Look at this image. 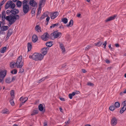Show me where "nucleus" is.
Returning a JSON list of instances; mask_svg holds the SVG:
<instances>
[{
	"mask_svg": "<svg viewBox=\"0 0 126 126\" xmlns=\"http://www.w3.org/2000/svg\"><path fill=\"white\" fill-rule=\"evenodd\" d=\"M47 77H43L42 78V79H40L39 80H38V83H40L42 81L44 80L45 79H46V78Z\"/></svg>",
	"mask_w": 126,
	"mask_h": 126,
	"instance_id": "e433bc0d",
	"label": "nucleus"
},
{
	"mask_svg": "<svg viewBox=\"0 0 126 126\" xmlns=\"http://www.w3.org/2000/svg\"><path fill=\"white\" fill-rule=\"evenodd\" d=\"M38 40V38L36 35L34 34L33 35L32 38V40L33 42L35 43V42Z\"/></svg>",
	"mask_w": 126,
	"mask_h": 126,
	"instance_id": "dca6fc26",
	"label": "nucleus"
},
{
	"mask_svg": "<svg viewBox=\"0 0 126 126\" xmlns=\"http://www.w3.org/2000/svg\"><path fill=\"white\" fill-rule=\"evenodd\" d=\"M28 99V98L27 97H25L24 98V100L23 101L25 103Z\"/></svg>",
	"mask_w": 126,
	"mask_h": 126,
	"instance_id": "4d7b16f0",
	"label": "nucleus"
},
{
	"mask_svg": "<svg viewBox=\"0 0 126 126\" xmlns=\"http://www.w3.org/2000/svg\"><path fill=\"white\" fill-rule=\"evenodd\" d=\"M115 109V107L114 106H110L109 108V109L110 110H113Z\"/></svg>",
	"mask_w": 126,
	"mask_h": 126,
	"instance_id": "a18cd8bd",
	"label": "nucleus"
},
{
	"mask_svg": "<svg viewBox=\"0 0 126 126\" xmlns=\"http://www.w3.org/2000/svg\"><path fill=\"white\" fill-rule=\"evenodd\" d=\"M17 68H21L23 65V63H16Z\"/></svg>",
	"mask_w": 126,
	"mask_h": 126,
	"instance_id": "bb28decb",
	"label": "nucleus"
},
{
	"mask_svg": "<svg viewBox=\"0 0 126 126\" xmlns=\"http://www.w3.org/2000/svg\"><path fill=\"white\" fill-rule=\"evenodd\" d=\"M44 126H47V124L46 122H45L44 123Z\"/></svg>",
	"mask_w": 126,
	"mask_h": 126,
	"instance_id": "338daca9",
	"label": "nucleus"
},
{
	"mask_svg": "<svg viewBox=\"0 0 126 126\" xmlns=\"http://www.w3.org/2000/svg\"><path fill=\"white\" fill-rule=\"evenodd\" d=\"M22 56H20L18 58L16 63H23L24 62L22 60Z\"/></svg>",
	"mask_w": 126,
	"mask_h": 126,
	"instance_id": "4468645a",
	"label": "nucleus"
},
{
	"mask_svg": "<svg viewBox=\"0 0 126 126\" xmlns=\"http://www.w3.org/2000/svg\"><path fill=\"white\" fill-rule=\"evenodd\" d=\"M24 71V69L23 68H21L20 69V71L19 73H23Z\"/></svg>",
	"mask_w": 126,
	"mask_h": 126,
	"instance_id": "6e6d98bb",
	"label": "nucleus"
},
{
	"mask_svg": "<svg viewBox=\"0 0 126 126\" xmlns=\"http://www.w3.org/2000/svg\"><path fill=\"white\" fill-rule=\"evenodd\" d=\"M47 77H43L42 78V79H40L39 80H38V83H40L42 81L44 80L45 79H46V78Z\"/></svg>",
	"mask_w": 126,
	"mask_h": 126,
	"instance_id": "c9c22d12",
	"label": "nucleus"
},
{
	"mask_svg": "<svg viewBox=\"0 0 126 126\" xmlns=\"http://www.w3.org/2000/svg\"><path fill=\"white\" fill-rule=\"evenodd\" d=\"M5 82L7 83H10L12 82V80L10 78H8L6 79Z\"/></svg>",
	"mask_w": 126,
	"mask_h": 126,
	"instance_id": "72a5a7b5",
	"label": "nucleus"
},
{
	"mask_svg": "<svg viewBox=\"0 0 126 126\" xmlns=\"http://www.w3.org/2000/svg\"><path fill=\"white\" fill-rule=\"evenodd\" d=\"M30 58L35 61H39L42 60L43 58V56L41 53H35L32 55L30 56Z\"/></svg>",
	"mask_w": 126,
	"mask_h": 126,
	"instance_id": "f03ea898",
	"label": "nucleus"
},
{
	"mask_svg": "<svg viewBox=\"0 0 126 126\" xmlns=\"http://www.w3.org/2000/svg\"><path fill=\"white\" fill-rule=\"evenodd\" d=\"M42 4H40L39 5V8L38 9V11L37 13V18H39V15L40 14L41 10V6Z\"/></svg>",
	"mask_w": 126,
	"mask_h": 126,
	"instance_id": "ddd939ff",
	"label": "nucleus"
},
{
	"mask_svg": "<svg viewBox=\"0 0 126 126\" xmlns=\"http://www.w3.org/2000/svg\"><path fill=\"white\" fill-rule=\"evenodd\" d=\"M36 9L35 8H32V10L31 12L32 14L33 15H35Z\"/></svg>",
	"mask_w": 126,
	"mask_h": 126,
	"instance_id": "c03bdc74",
	"label": "nucleus"
},
{
	"mask_svg": "<svg viewBox=\"0 0 126 126\" xmlns=\"http://www.w3.org/2000/svg\"><path fill=\"white\" fill-rule=\"evenodd\" d=\"M102 44V43L100 42H98L96 44V45L98 47H99L101 46Z\"/></svg>",
	"mask_w": 126,
	"mask_h": 126,
	"instance_id": "8fccbe9b",
	"label": "nucleus"
},
{
	"mask_svg": "<svg viewBox=\"0 0 126 126\" xmlns=\"http://www.w3.org/2000/svg\"><path fill=\"white\" fill-rule=\"evenodd\" d=\"M91 46H86L85 48V50H87L89 49L90 48Z\"/></svg>",
	"mask_w": 126,
	"mask_h": 126,
	"instance_id": "603ef678",
	"label": "nucleus"
},
{
	"mask_svg": "<svg viewBox=\"0 0 126 126\" xmlns=\"http://www.w3.org/2000/svg\"><path fill=\"white\" fill-rule=\"evenodd\" d=\"M38 108L39 110L41 111H43L44 112L45 111V110H44V109L42 104H41L39 105Z\"/></svg>",
	"mask_w": 126,
	"mask_h": 126,
	"instance_id": "aec40b11",
	"label": "nucleus"
},
{
	"mask_svg": "<svg viewBox=\"0 0 126 126\" xmlns=\"http://www.w3.org/2000/svg\"><path fill=\"white\" fill-rule=\"evenodd\" d=\"M115 106L116 108H118L120 106V104L118 102H116L115 103Z\"/></svg>",
	"mask_w": 126,
	"mask_h": 126,
	"instance_id": "f704fd0d",
	"label": "nucleus"
},
{
	"mask_svg": "<svg viewBox=\"0 0 126 126\" xmlns=\"http://www.w3.org/2000/svg\"><path fill=\"white\" fill-rule=\"evenodd\" d=\"M24 100V98H23V97H21L20 99V101H23Z\"/></svg>",
	"mask_w": 126,
	"mask_h": 126,
	"instance_id": "052dcab7",
	"label": "nucleus"
},
{
	"mask_svg": "<svg viewBox=\"0 0 126 126\" xmlns=\"http://www.w3.org/2000/svg\"><path fill=\"white\" fill-rule=\"evenodd\" d=\"M61 35V32H58L57 31H55L51 34L50 37L53 40L56 38L60 37Z\"/></svg>",
	"mask_w": 126,
	"mask_h": 126,
	"instance_id": "7ed1b4c3",
	"label": "nucleus"
},
{
	"mask_svg": "<svg viewBox=\"0 0 126 126\" xmlns=\"http://www.w3.org/2000/svg\"><path fill=\"white\" fill-rule=\"evenodd\" d=\"M48 49V47L44 48L41 49V52L43 56L47 54Z\"/></svg>",
	"mask_w": 126,
	"mask_h": 126,
	"instance_id": "1a4fd4ad",
	"label": "nucleus"
},
{
	"mask_svg": "<svg viewBox=\"0 0 126 126\" xmlns=\"http://www.w3.org/2000/svg\"><path fill=\"white\" fill-rule=\"evenodd\" d=\"M19 12V10L17 9H14L11 10V13L14 15L18 14Z\"/></svg>",
	"mask_w": 126,
	"mask_h": 126,
	"instance_id": "f3484780",
	"label": "nucleus"
},
{
	"mask_svg": "<svg viewBox=\"0 0 126 126\" xmlns=\"http://www.w3.org/2000/svg\"><path fill=\"white\" fill-rule=\"evenodd\" d=\"M122 104L124 105L123 106L126 107V101H124L122 103Z\"/></svg>",
	"mask_w": 126,
	"mask_h": 126,
	"instance_id": "5fc2aeb1",
	"label": "nucleus"
},
{
	"mask_svg": "<svg viewBox=\"0 0 126 126\" xmlns=\"http://www.w3.org/2000/svg\"><path fill=\"white\" fill-rule=\"evenodd\" d=\"M15 7V5L12 1H9L6 3L5 5V8L7 9L10 7L11 8L13 9Z\"/></svg>",
	"mask_w": 126,
	"mask_h": 126,
	"instance_id": "20e7f679",
	"label": "nucleus"
},
{
	"mask_svg": "<svg viewBox=\"0 0 126 126\" xmlns=\"http://www.w3.org/2000/svg\"><path fill=\"white\" fill-rule=\"evenodd\" d=\"M117 123V119L115 117L112 118L111 120V124L113 126L115 125Z\"/></svg>",
	"mask_w": 126,
	"mask_h": 126,
	"instance_id": "9b49d317",
	"label": "nucleus"
},
{
	"mask_svg": "<svg viewBox=\"0 0 126 126\" xmlns=\"http://www.w3.org/2000/svg\"><path fill=\"white\" fill-rule=\"evenodd\" d=\"M82 72L84 73H85L86 72V70L84 69H82Z\"/></svg>",
	"mask_w": 126,
	"mask_h": 126,
	"instance_id": "0e129e2a",
	"label": "nucleus"
},
{
	"mask_svg": "<svg viewBox=\"0 0 126 126\" xmlns=\"http://www.w3.org/2000/svg\"><path fill=\"white\" fill-rule=\"evenodd\" d=\"M62 21L64 24H66L68 22V19L66 18H64L62 19Z\"/></svg>",
	"mask_w": 126,
	"mask_h": 126,
	"instance_id": "c756f323",
	"label": "nucleus"
},
{
	"mask_svg": "<svg viewBox=\"0 0 126 126\" xmlns=\"http://www.w3.org/2000/svg\"><path fill=\"white\" fill-rule=\"evenodd\" d=\"M12 33V31L11 30H9L8 31L7 34V37L6 38V40H7L10 36L11 35Z\"/></svg>",
	"mask_w": 126,
	"mask_h": 126,
	"instance_id": "6ab92c4d",
	"label": "nucleus"
},
{
	"mask_svg": "<svg viewBox=\"0 0 126 126\" xmlns=\"http://www.w3.org/2000/svg\"><path fill=\"white\" fill-rule=\"evenodd\" d=\"M6 48V47H3L1 49L0 51L1 53H4L5 52V51Z\"/></svg>",
	"mask_w": 126,
	"mask_h": 126,
	"instance_id": "ea45409f",
	"label": "nucleus"
},
{
	"mask_svg": "<svg viewBox=\"0 0 126 126\" xmlns=\"http://www.w3.org/2000/svg\"><path fill=\"white\" fill-rule=\"evenodd\" d=\"M5 31L4 30H2V29L0 28V35L3 34L5 33L4 32Z\"/></svg>",
	"mask_w": 126,
	"mask_h": 126,
	"instance_id": "49530a36",
	"label": "nucleus"
},
{
	"mask_svg": "<svg viewBox=\"0 0 126 126\" xmlns=\"http://www.w3.org/2000/svg\"><path fill=\"white\" fill-rule=\"evenodd\" d=\"M11 99L10 101V102L11 104V105L12 106H13L14 105L15 103L14 101L13 100L14 98H11Z\"/></svg>",
	"mask_w": 126,
	"mask_h": 126,
	"instance_id": "58836bf2",
	"label": "nucleus"
},
{
	"mask_svg": "<svg viewBox=\"0 0 126 126\" xmlns=\"http://www.w3.org/2000/svg\"><path fill=\"white\" fill-rule=\"evenodd\" d=\"M11 95V98H14L15 97L14 92L13 90H12L10 92Z\"/></svg>",
	"mask_w": 126,
	"mask_h": 126,
	"instance_id": "7c9ffc66",
	"label": "nucleus"
},
{
	"mask_svg": "<svg viewBox=\"0 0 126 126\" xmlns=\"http://www.w3.org/2000/svg\"><path fill=\"white\" fill-rule=\"evenodd\" d=\"M87 85H88L90 86H93L94 85L93 84L90 82H88L87 83Z\"/></svg>",
	"mask_w": 126,
	"mask_h": 126,
	"instance_id": "09e8293b",
	"label": "nucleus"
},
{
	"mask_svg": "<svg viewBox=\"0 0 126 126\" xmlns=\"http://www.w3.org/2000/svg\"><path fill=\"white\" fill-rule=\"evenodd\" d=\"M70 119L68 120V121L65 122V125H64V126H66V125L68 126V124L70 123Z\"/></svg>",
	"mask_w": 126,
	"mask_h": 126,
	"instance_id": "de8ad7c7",
	"label": "nucleus"
},
{
	"mask_svg": "<svg viewBox=\"0 0 126 126\" xmlns=\"http://www.w3.org/2000/svg\"><path fill=\"white\" fill-rule=\"evenodd\" d=\"M23 12L25 14L27 13L29 9V5L27 4H23Z\"/></svg>",
	"mask_w": 126,
	"mask_h": 126,
	"instance_id": "423d86ee",
	"label": "nucleus"
},
{
	"mask_svg": "<svg viewBox=\"0 0 126 126\" xmlns=\"http://www.w3.org/2000/svg\"><path fill=\"white\" fill-rule=\"evenodd\" d=\"M60 99L61 100L63 101H65V99L64 98H60Z\"/></svg>",
	"mask_w": 126,
	"mask_h": 126,
	"instance_id": "680f3d73",
	"label": "nucleus"
},
{
	"mask_svg": "<svg viewBox=\"0 0 126 126\" xmlns=\"http://www.w3.org/2000/svg\"><path fill=\"white\" fill-rule=\"evenodd\" d=\"M19 18V16L18 15H13L6 16V19L8 21L10 24H12Z\"/></svg>",
	"mask_w": 126,
	"mask_h": 126,
	"instance_id": "f257e3e1",
	"label": "nucleus"
},
{
	"mask_svg": "<svg viewBox=\"0 0 126 126\" xmlns=\"http://www.w3.org/2000/svg\"><path fill=\"white\" fill-rule=\"evenodd\" d=\"M7 71L5 70L0 71V79L3 82V79L6 75Z\"/></svg>",
	"mask_w": 126,
	"mask_h": 126,
	"instance_id": "39448f33",
	"label": "nucleus"
},
{
	"mask_svg": "<svg viewBox=\"0 0 126 126\" xmlns=\"http://www.w3.org/2000/svg\"><path fill=\"white\" fill-rule=\"evenodd\" d=\"M73 21L72 19L70 20L69 24L66 25V26L67 27H72L73 24Z\"/></svg>",
	"mask_w": 126,
	"mask_h": 126,
	"instance_id": "a211bd4d",
	"label": "nucleus"
},
{
	"mask_svg": "<svg viewBox=\"0 0 126 126\" xmlns=\"http://www.w3.org/2000/svg\"><path fill=\"white\" fill-rule=\"evenodd\" d=\"M126 107H123L120 110V113H123L124 111L126 110Z\"/></svg>",
	"mask_w": 126,
	"mask_h": 126,
	"instance_id": "cd10ccee",
	"label": "nucleus"
},
{
	"mask_svg": "<svg viewBox=\"0 0 126 126\" xmlns=\"http://www.w3.org/2000/svg\"><path fill=\"white\" fill-rule=\"evenodd\" d=\"M59 25V23H57L55 24H52L50 27V28H54L56 26H57Z\"/></svg>",
	"mask_w": 126,
	"mask_h": 126,
	"instance_id": "79ce46f5",
	"label": "nucleus"
},
{
	"mask_svg": "<svg viewBox=\"0 0 126 126\" xmlns=\"http://www.w3.org/2000/svg\"><path fill=\"white\" fill-rule=\"evenodd\" d=\"M38 113V111L37 110H35L33 111L31 114L32 115H34L37 114Z\"/></svg>",
	"mask_w": 126,
	"mask_h": 126,
	"instance_id": "c85d7f7f",
	"label": "nucleus"
},
{
	"mask_svg": "<svg viewBox=\"0 0 126 126\" xmlns=\"http://www.w3.org/2000/svg\"><path fill=\"white\" fill-rule=\"evenodd\" d=\"M79 92L78 91H76L74 92H73L72 94H69V97L70 99L72 98V96H74L76 94H78L79 93Z\"/></svg>",
	"mask_w": 126,
	"mask_h": 126,
	"instance_id": "9d476101",
	"label": "nucleus"
},
{
	"mask_svg": "<svg viewBox=\"0 0 126 126\" xmlns=\"http://www.w3.org/2000/svg\"><path fill=\"white\" fill-rule=\"evenodd\" d=\"M60 47L61 48L62 52H64L65 51V48L63 46V44H60Z\"/></svg>",
	"mask_w": 126,
	"mask_h": 126,
	"instance_id": "473e14b6",
	"label": "nucleus"
},
{
	"mask_svg": "<svg viewBox=\"0 0 126 126\" xmlns=\"http://www.w3.org/2000/svg\"><path fill=\"white\" fill-rule=\"evenodd\" d=\"M107 44V42L106 41H105L104 42V43L103 44V45L104 46V48L105 49L106 48V45Z\"/></svg>",
	"mask_w": 126,
	"mask_h": 126,
	"instance_id": "864d4df0",
	"label": "nucleus"
},
{
	"mask_svg": "<svg viewBox=\"0 0 126 126\" xmlns=\"http://www.w3.org/2000/svg\"><path fill=\"white\" fill-rule=\"evenodd\" d=\"M7 0H3L1 2V5H2Z\"/></svg>",
	"mask_w": 126,
	"mask_h": 126,
	"instance_id": "e2e57ef3",
	"label": "nucleus"
},
{
	"mask_svg": "<svg viewBox=\"0 0 126 126\" xmlns=\"http://www.w3.org/2000/svg\"><path fill=\"white\" fill-rule=\"evenodd\" d=\"M35 29L36 31L38 32H41V28L39 25H37L35 27Z\"/></svg>",
	"mask_w": 126,
	"mask_h": 126,
	"instance_id": "4be33fe9",
	"label": "nucleus"
},
{
	"mask_svg": "<svg viewBox=\"0 0 126 126\" xmlns=\"http://www.w3.org/2000/svg\"><path fill=\"white\" fill-rule=\"evenodd\" d=\"M49 19L50 17L48 16H47L46 19V20L47 21H49Z\"/></svg>",
	"mask_w": 126,
	"mask_h": 126,
	"instance_id": "69168bd1",
	"label": "nucleus"
},
{
	"mask_svg": "<svg viewBox=\"0 0 126 126\" xmlns=\"http://www.w3.org/2000/svg\"><path fill=\"white\" fill-rule=\"evenodd\" d=\"M16 5L17 7H20L22 5V2L19 0L17 1L16 3Z\"/></svg>",
	"mask_w": 126,
	"mask_h": 126,
	"instance_id": "a878e982",
	"label": "nucleus"
},
{
	"mask_svg": "<svg viewBox=\"0 0 126 126\" xmlns=\"http://www.w3.org/2000/svg\"><path fill=\"white\" fill-rule=\"evenodd\" d=\"M58 15V13L57 12L52 13L50 16L51 18L52 19H54Z\"/></svg>",
	"mask_w": 126,
	"mask_h": 126,
	"instance_id": "f8f14e48",
	"label": "nucleus"
},
{
	"mask_svg": "<svg viewBox=\"0 0 126 126\" xmlns=\"http://www.w3.org/2000/svg\"><path fill=\"white\" fill-rule=\"evenodd\" d=\"M30 5L33 7H36L37 6V3L34 0H30L29 1Z\"/></svg>",
	"mask_w": 126,
	"mask_h": 126,
	"instance_id": "0eeeda50",
	"label": "nucleus"
},
{
	"mask_svg": "<svg viewBox=\"0 0 126 126\" xmlns=\"http://www.w3.org/2000/svg\"><path fill=\"white\" fill-rule=\"evenodd\" d=\"M47 77H43L42 78V79H40L39 80H38V83H40L42 81L44 80L45 79H46V78Z\"/></svg>",
	"mask_w": 126,
	"mask_h": 126,
	"instance_id": "4c0bfd02",
	"label": "nucleus"
},
{
	"mask_svg": "<svg viewBox=\"0 0 126 126\" xmlns=\"http://www.w3.org/2000/svg\"><path fill=\"white\" fill-rule=\"evenodd\" d=\"M116 16H111L107 19L105 20L106 22H107L111 20L114 19L116 17Z\"/></svg>",
	"mask_w": 126,
	"mask_h": 126,
	"instance_id": "2eb2a0df",
	"label": "nucleus"
},
{
	"mask_svg": "<svg viewBox=\"0 0 126 126\" xmlns=\"http://www.w3.org/2000/svg\"><path fill=\"white\" fill-rule=\"evenodd\" d=\"M11 73L12 74H16L17 73V70L16 69H14L11 71Z\"/></svg>",
	"mask_w": 126,
	"mask_h": 126,
	"instance_id": "37998d69",
	"label": "nucleus"
},
{
	"mask_svg": "<svg viewBox=\"0 0 126 126\" xmlns=\"http://www.w3.org/2000/svg\"><path fill=\"white\" fill-rule=\"evenodd\" d=\"M49 36V35L47 33H44L42 36V39L45 41L47 40Z\"/></svg>",
	"mask_w": 126,
	"mask_h": 126,
	"instance_id": "6e6552de",
	"label": "nucleus"
},
{
	"mask_svg": "<svg viewBox=\"0 0 126 126\" xmlns=\"http://www.w3.org/2000/svg\"><path fill=\"white\" fill-rule=\"evenodd\" d=\"M5 16V12H4L2 13V19L3 21H4L5 19H6Z\"/></svg>",
	"mask_w": 126,
	"mask_h": 126,
	"instance_id": "2f4dec72",
	"label": "nucleus"
},
{
	"mask_svg": "<svg viewBox=\"0 0 126 126\" xmlns=\"http://www.w3.org/2000/svg\"><path fill=\"white\" fill-rule=\"evenodd\" d=\"M32 45L31 43H28V51H30L31 49Z\"/></svg>",
	"mask_w": 126,
	"mask_h": 126,
	"instance_id": "5701e85b",
	"label": "nucleus"
},
{
	"mask_svg": "<svg viewBox=\"0 0 126 126\" xmlns=\"http://www.w3.org/2000/svg\"><path fill=\"white\" fill-rule=\"evenodd\" d=\"M45 17V16L44 15H43L40 18V19H42L44 18Z\"/></svg>",
	"mask_w": 126,
	"mask_h": 126,
	"instance_id": "774afa93",
	"label": "nucleus"
},
{
	"mask_svg": "<svg viewBox=\"0 0 126 126\" xmlns=\"http://www.w3.org/2000/svg\"><path fill=\"white\" fill-rule=\"evenodd\" d=\"M10 66L11 68H15L16 66V63H12V64H11Z\"/></svg>",
	"mask_w": 126,
	"mask_h": 126,
	"instance_id": "a19ab883",
	"label": "nucleus"
},
{
	"mask_svg": "<svg viewBox=\"0 0 126 126\" xmlns=\"http://www.w3.org/2000/svg\"><path fill=\"white\" fill-rule=\"evenodd\" d=\"M11 13V10L10 11L9 10H7L6 11V14L8 15H9L10 14V13Z\"/></svg>",
	"mask_w": 126,
	"mask_h": 126,
	"instance_id": "3c124183",
	"label": "nucleus"
},
{
	"mask_svg": "<svg viewBox=\"0 0 126 126\" xmlns=\"http://www.w3.org/2000/svg\"><path fill=\"white\" fill-rule=\"evenodd\" d=\"M25 103L23 101L21 102L20 103L19 106L20 107H21L22 105H23Z\"/></svg>",
	"mask_w": 126,
	"mask_h": 126,
	"instance_id": "bf43d9fd",
	"label": "nucleus"
},
{
	"mask_svg": "<svg viewBox=\"0 0 126 126\" xmlns=\"http://www.w3.org/2000/svg\"><path fill=\"white\" fill-rule=\"evenodd\" d=\"M0 28L4 30L5 31L7 30L9 28L7 26H2Z\"/></svg>",
	"mask_w": 126,
	"mask_h": 126,
	"instance_id": "412c9836",
	"label": "nucleus"
},
{
	"mask_svg": "<svg viewBox=\"0 0 126 126\" xmlns=\"http://www.w3.org/2000/svg\"><path fill=\"white\" fill-rule=\"evenodd\" d=\"M2 113L4 114H7L9 113V111L6 108H5L3 110H2Z\"/></svg>",
	"mask_w": 126,
	"mask_h": 126,
	"instance_id": "b1692460",
	"label": "nucleus"
},
{
	"mask_svg": "<svg viewBox=\"0 0 126 126\" xmlns=\"http://www.w3.org/2000/svg\"><path fill=\"white\" fill-rule=\"evenodd\" d=\"M16 78V76H14V77H12V81H13L14 80H15Z\"/></svg>",
	"mask_w": 126,
	"mask_h": 126,
	"instance_id": "13d9d810",
	"label": "nucleus"
},
{
	"mask_svg": "<svg viewBox=\"0 0 126 126\" xmlns=\"http://www.w3.org/2000/svg\"><path fill=\"white\" fill-rule=\"evenodd\" d=\"M46 45L47 47H51L52 45V43L51 42H48L46 43Z\"/></svg>",
	"mask_w": 126,
	"mask_h": 126,
	"instance_id": "393cba45",
	"label": "nucleus"
}]
</instances>
